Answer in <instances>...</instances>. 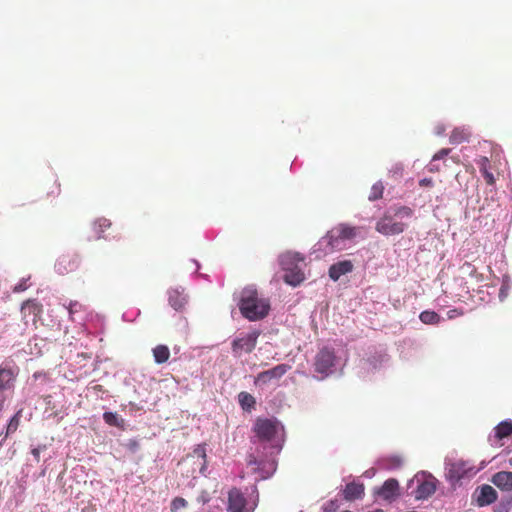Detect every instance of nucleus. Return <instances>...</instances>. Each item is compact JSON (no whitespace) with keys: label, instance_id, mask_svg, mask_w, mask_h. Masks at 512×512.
I'll list each match as a JSON object with an SVG mask.
<instances>
[{"label":"nucleus","instance_id":"c03bdc74","mask_svg":"<svg viewBox=\"0 0 512 512\" xmlns=\"http://www.w3.org/2000/svg\"><path fill=\"white\" fill-rule=\"evenodd\" d=\"M403 167L401 165H396L395 167V174L402 175Z\"/></svg>","mask_w":512,"mask_h":512},{"label":"nucleus","instance_id":"09e8293b","mask_svg":"<svg viewBox=\"0 0 512 512\" xmlns=\"http://www.w3.org/2000/svg\"><path fill=\"white\" fill-rule=\"evenodd\" d=\"M429 171L430 172L439 171V168L437 166L431 165L430 168H429Z\"/></svg>","mask_w":512,"mask_h":512},{"label":"nucleus","instance_id":"8fccbe9b","mask_svg":"<svg viewBox=\"0 0 512 512\" xmlns=\"http://www.w3.org/2000/svg\"><path fill=\"white\" fill-rule=\"evenodd\" d=\"M393 461H394L397 465H399V464H400V462H401L400 458H398V457L393 458Z\"/></svg>","mask_w":512,"mask_h":512},{"label":"nucleus","instance_id":"c85d7f7f","mask_svg":"<svg viewBox=\"0 0 512 512\" xmlns=\"http://www.w3.org/2000/svg\"><path fill=\"white\" fill-rule=\"evenodd\" d=\"M383 192H384L383 184L381 182H377L372 186L370 194L368 196V199L370 201L378 200V199L382 198Z\"/></svg>","mask_w":512,"mask_h":512},{"label":"nucleus","instance_id":"c9c22d12","mask_svg":"<svg viewBox=\"0 0 512 512\" xmlns=\"http://www.w3.org/2000/svg\"><path fill=\"white\" fill-rule=\"evenodd\" d=\"M81 307L82 305L79 304L78 302H70L68 306L69 314L72 315L75 312H78Z\"/></svg>","mask_w":512,"mask_h":512},{"label":"nucleus","instance_id":"6ab92c4d","mask_svg":"<svg viewBox=\"0 0 512 512\" xmlns=\"http://www.w3.org/2000/svg\"><path fill=\"white\" fill-rule=\"evenodd\" d=\"M476 500H477V504L480 507L490 505L497 500V492L490 485H487V484L482 485L479 488V494L477 495Z\"/></svg>","mask_w":512,"mask_h":512},{"label":"nucleus","instance_id":"6e6552de","mask_svg":"<svg viewBox=\"0 0 512 512\" xmlns=\"http://www.w3.org/2000/svg\"><path fill=\"white\" fill-rule=\"evenodd\" d=\"M477 470L468 461L456 460L452 462L448 469L449 478L459 481L465 477L475 475Z\"/></svg>","mask_w":512,"mask_h":512},{"label":"nucleus","instance_id":"39448f33","mask_svg":"<svg viewBox=\"0 0 512 512\" xmlns=\"http://www.w3.org/2000/svg\"><path fill=\"white\" fill-rule=\"evenodd\" d=\"M259 330H253L249 333H241L231 342V350L234 357H241L243 354H250L254 351L258 338Z\"/></svg>","mask_w":512,"mask_h":512},{"label":"nucleus","instance_id":"473e14b6","mask_svg":"<svg viewBox=\"0 0 512 512\" xmlns=\"http://www.w3.org/2000/svg\"><path fill=\"white\" fill-rule=\"evenodd\" d=\"M450 152H451V149L442 148L437 153L434 154V156L432 157V161L441 160V159L445 158L446 156H448Z\"/></svg>","mask_w":512,"mask_h":512},{"label":"nucleus","instance_id":"b1692460","mask_svg":"<svg viewBox=\"0 0 512 512\" xmlns=\"http://www.w3.org/2000/svg\"><path fill=\"white\" fill-rule=\"evenodd\" d=\"M153 357L157 364H163L168 361L170 357V350L166 345H157L153 349Z\"/></svg>","mask_w":512,"mask_h":512},{"label":"nucleus","instance_id":"4c0bfd02","mask_svg":"<svg viewBox=\"0 0 512 512\" xmlns=\"http://www.w3.org/2000/svg\"><path fill=\"white\" fill-rule=\"evenodd\" d=\"M419 185L421 187H431L433 186V180L431 178H423L419 181Z\"/></svg>","mask_w":512,"mask_h":512},{"label":"nucleus","instance_id":"f8f14e48","mask_svg":"<svg viewBox=\"0 0 512 512\" xmlns=\"http://www.w3.org/2000/svg\"><path fill=\"white\" fill-rule=\"evenodd\" d=\"M437 480L432 475H429L424 478L422 482L419 483L416 491L415 498L416 499H427L431 495H433L436 491Z\"/></svg>","mask_w":512,"mask_h":512},{"label":"nucleus","instance_id":"49530a36","mask_svg":"<svg viewBox=\"0 0 512 512\" xmlns=\"http://www.w3.org/2000/svg\"><path fill=\"white\" fill-rule=\"evenodd\" d=\"M32 454L34 455V457H35V458H37V459H38V458H39V455H40V452H39V450H38V449H33V450H32Z\"/></svg>","mask_w":512,"mask_h":512},{"label":"nucleus","instance_id":"ddd939ff","mask_svg":"<svg viewBox=\"0 0 512 512\" xmlns=\"http://www.w3.org/2000/svg\"><path fill=\"white\" fill-rule=\"evenodd\" d=\"M377 494L384 500H394L399 495V482L394 478L386 480L377 491Z\"/></svg>","mask_w":512,"mask_h":512},{"label":"nucleus","instance_id":"e433bc0d","mask_svg":"<svg viewBox=\"0 0 512 512\" xmlns=\"http://www.w3.org/2000/svg\"><path fill=\"white\" fill-rule=\"evenodd\" d=\"M27 289L26 280H21L15 287L13 288V292L19 293L25 291Z\"/></svg>","mask_w":512,"mask_h":512},{"label":"nucleus","instance_id":"0eeeda50","mask_svg":"<svg viewBox=\"0 0 512 512\" xmlns=\"http://www.w3.org/2000/svg\"><path fill=\"white\" fill-rule=\"evenodd\" d=\"M291 366L288 364H278L269 370L262 371L257 374L255 378L256 385H267L271 381L280 379L284 376L289 370Z\"/></svg>","mask_w":512,"mask_h":512},{"label":"nucleus","instance_id":"7ed1b4c3","mask_svg":"<svg viewBox=\"0 0 512 512\" xmlns=\"http://www.w3.org/2000/svg\"><path fill=\"white\" fill-rule=\"evenodd\" d=\"M303 261L304 258L299 253L287 252L280 256V265L285 271L283 278L287 284L297 286L304 281L305 275L299 266Z\"/></svg>","mask_w":512,"mask_h":512},{"label":"nucleus","instance_id":"f257e3e1","mask_svg":"<svg viewBox=\"0 0 512 512\" xmlns=\"http://www.w3.org/2000/svg\"><path fill=\"white\" fill-rule=\"evenodd\" d=\"M238 307L244 318L258 321L269 314L270 302L261 297L255 288L246 287L241 291Z\"/></svg>","mask_w":512,"mask_h":512},{"label":"nucleus","instance_id":"cd10ccee","mask_svg":"<svg viewBox=\"0 0 512 512\" xmlns=\"http://www.w3.org/2000/svg\"><path fill=\"white\" fill-rule=\"evenodd\" d=\"M20 416H21V411H18L9 421L7 427H6V433H5V438L9 437L11 434H13L14 432H16V430L18 429L19 427V423H20Z\"/></svg>","mask_w":512,"mask_h":512},{"label":"nucleus","instance_id":"1a4fd4ad","mask_svg":"<svg viewBox=\"0 0 512 512\" xmlns=\"http://www.w3.org/2000/svg\"><path fill=\"white\" fill-rule=\"evenodd\" d=\"M334 361L335 354L332 350L328 348L321 349L315 357V371L323 375H328L334 365Z\"/></svg>","mask_w":512,"mask_h":512},{"label":"nucleus","instance_id":"bb28decb","mask_svg":"<svg viewBox=\"0 0 512 512\" xmlns=\"http://www.w3.org/2000/svg\"><path fill=\"white\" fill-rule=\"evenodd\" d=\"M419 318L424 324H436L440 321V316L434 311H423L420 313Z\"/></svg>","mask_w":512,"mask_h":512},{"label":"nucleus","instance_id":"4be33fe9","mask_svg":"<svg viewBox=\"0 0 512 512\" xmlns=\"http://www.w3.org/2000/svg\"><path fill=\"white\" fill-rule=\"evenodd\" d=\"M112 223L107 218H98L92 224V230L95 235V239H101L104 237V233L111 227Z\"/></svg>","mask_w":512,"mask_h":512},{"label":"nucleus","instance_id":"4468645a","mask_svg":"<svg viewBox=\"0 0 512 512\" xmlns=\"http://www.w3.org/2000/svg\"><path fill=\"white\" fill-rule=\"evenodd\" d=\"M491 482L501 491L511 492L512 491V472L511 471H499L492 476Z\"/></svg>","mask_w":512,"mask_h":512},{"label":"nucleus","instance_id":"dca6fc26","mask_svg":"<svg viewBox=\"0 0 512 512\" xmlns=\"http://www.w3.org/2000/svg\"><path fill=\"white\" fill-rule=\"evenodd\" d=\"M21 313L24 319L31 317L33 323H36L42 313V305L35 300H27L21 306Z\"/></svg>","mask_w":512,"mask_h":512},{"label":"nucleus","instance_id":"a878e982","mask_svg":"<svg viewBox=\"0 0 512 512\" xmlns=\"http://www.w3.org/2000/svg\"><path fill=\"white\" fill-rule=\"evenodd\" d=\"M238 399H239V403H240L241 407L244 410L249 411L255 405V398L251 394H249L247 392L239 393Z\"/></svg>","mask_w":512,"mask_h":512},{"label":"nucleus","instance_id":"7c9ffc66","mask_svg":"<svg viewBox=\"0 0 512 512\" xmlns=\"http://www.w3.org/2000/svg\"><path fill=\"white\" fill-rule=\"evenodd\" d=\"M462 270L466 271L470 276L476 277V279H479V274L477 273V269L472 264L466 262L462 266Z\"/></svg>","mask_w":512,"mask_h":512},{"label":"nucleus","instance_id":"f704fd0d","mask_svg":"<svg viewBox=\"0 0 512 512\" xmlns=\"http://www.w3.org/2000/svg\"><path fill=\"white\" fill-rule=\"evenodd\" d=\"M338 509V503L336 500H330L325 505V511L326 512H334Z\"/></svg>","mask_w":512,"mask_h":512},{"label":"nucleus","instance_id":"2f4dec72","mask_svg":"<svg viewBox=\"0 0 512 512\" xmlns=\"http://www.w3.org/2000/svg\"><path fill=\"white\" fill-rule=\"evenodd\" d=\"M477 164L479 166L480 172L483 173L485 170H489V159L485 156H481L477 160Z\"/></svg>","mask_w":512,"mask_h":512},{"label":"nucleus","instance_id":"aec40b11","mask_svg":"<svg viewBox=\"0 0 512 512\" xmlns=\"http://www.w3.org/2000/svg\"><path fill=\"white\" fill-rule=\"evenodd\" d=\"M512 436V421L504 420L494 428V439L497 442Z\"/></svg>","mask_w":512,"mask_h":512},{"label":"nucleus","instance_id":"2eb2a0df","mask_svg":"<svg viewBox=\"0 0 512 512\" xmlns=\"http://www.w3.org/2000/svg\"><path fill=\"white\" fill-rule=\"evenodd\" d=\"M353 268H354V265H353L352 261H350V260L339 261L330 266L329 272H328L329 277L333 281H337V280H339V278L341 276L352 272Z\"/></svg>","mask_w":512,"mask_h":512},{"label":"nucleus","instance_id":"a19ab883","mask_svg":"<svg viewBox=\"0 0 512 512\" xmlns=\"http://www.w3.org/2000/svg\"><path fill=\"white\" fill-rule=\"evenodd\" d=\"M6 400L7 396L5 392L0 391V412L3 410Z\"/></svg>","mask_w":512,"mask_h":512},{"label":"nucleus","instance_id":"603ef678","mask_svg":"<svg viewBox=\"0 0 512 512\" xmlns=\"http://www.w3.org/2000/svg\"><path fill=\"white\" fill-rule=\"evenodd\" d=\"M369 512H383V510H381V509H376V510L369 511Z\"/></svg>","mask_w":512,"mask_h":512},{"label":"nucleus","instance_id":"37998d69","mask_svg":"<svg viewBox=\"0 0 512 512\" xmlns=\"http://www.w3.org/2000/svg\"><path fill=\"white\" fill-rule=\"evenodd\" d=\"M455 315H462V312H458L457 309H453V310L449 311V317L450 318L454 317Z\"/></svg>","mask_w":512,"mask_h":512},{"label":"nucleus","instance_id":"412c9836","mask_svg":"<svg viewBox=\"0 0 512 512\" xmlns=\"http://www.w3.org/2000/svg\"><path fill=\"white\" fill-rule=\"evenodd\" d=\"M169 303L175 310H182L187 303V297L179 290L169 292Z\"/></svg>","mask_w":512,"mask_h":512},{"label":"nucleus","instance_id":"f3484780","mask_svg":"<svg viewBox=\"0 0 512 512\" xmlns=\"http://www.w3.org/2000/svg\"><path fill=\"white\" fill-rule=\"evenodd\" d=\"M17 373L10 367L0 366V391L13 389Z\"/></svg>","mask_w":512,"mask_h":512},{"label":"nucleus","instance_id":"20e7f679","mask_svg":"<svg viewBox=\"0 0 512 512\" xmlns=\"http://www.w3.org/2000/svg\"><path fill=\"white\" fill-rule=\"evenodd\" d=\"M357 235V228L341 223L327 232L323 238L331 250H340L345 241L353 239Z\"/></svg>","mask_w":512,"mask_h":512},{"label":"nucleus","instance_id":"58836bf2","mask_svg":"<svg viewBox=\"0 0 512 512\" xmlns=\"http://www.w3.org/2000/svg\"><path fill=\"white\" fill-rule=\"evenodd\" d=\"M60 184L57 183L56 181L53 183V186H52V190H51V194L54 196V197H57L59 194H60Z\"/></svg>","mask_w":512,"mask_h":512},{"label":"nucleus","instance_id":"de8ad7c7","mask_svg":"<svg viewBox=\"0 0 512 512\" xmlns=\"http://www.w3.org/2000/svg\"><path fill=\"white\" fill-rule=\"evenodd\" d=\"M255 462H256L255 457H254L253 455H250V456H249V459H248V464H253V463H255Z\"/></svg>","mask_w":512,"mask_h":512},{"label":"nucleus","instance_id":"9b49d317","mask_svg":"<svg viewBox=\"0 0 512 512\" xmlns=\"http://www.w3.org/2000/svg\"><path fill=\"white\" fill-rule=\"evenodd\" d=\"M81 260L77 255H63L56 264V270L59 274H67L76 271L80 266Z\"/></svg>","mask_w":512,"mask_h":512},{"label":"nucleus","instance_id":"c756f323","mask_svg":"<svg viewBox=\"0 0 512 512\" xmlns=\"http://www.w3.org/2000/svg\"><path fill=\"white\" fill-rule=\"evenodd\" d=\"M187 501L182 497H176L171 502V512H178L179 509L187 506Z\"/></svg>","mask_w":512,"mask_h":512},{"label":"nucleus","instance_id":"9d476101","mask_svg":"<svg viewBox=\"0 0 512 512\" xmlns=\"http://www.w3.org/2000/svg\"><path fill=\"white\" fill-rule=\"evenodd\" d=\"M246 498L238 488H232L228 492V512H250L246 509Z\"/></svg>","mask_w":512,"mask_h":512},{"label":"nucleus","instance_id":"393cba45","mask_svg":"<svg viewBox=\"0 0 512 512\" xmlns=\"http://www.w3.org/2000/svg\"><path fill=\"white\" fill-rule=\"evenodd\" d=\"M103 419L106 424L109 426L123 428L124 427V419L121 418L117 413L114 412H105L103 414Z\"/></svg>","mask_w":512,"mask_h":512},{"label":"nucleus","instance_id":"ea45409f","mask_svg":"<svg viewBox=\"0 0 512 512\" xmlns=\"http://www.w3.org/2000/svg\"><path fill=\"white\" fill-rule=\"evenodd\" d=\"M194 453L197 454L199 457H202L203 459L206 458V451H205V448L203 446H198L194 450Z\"/></svg>","mask_w":512,"mask_h":512},{"label":"nucleus","instance_id":"423d86ee","mask_svg":"<svg viewBox=\"0 0 512 512\" xmlns=\"http://www.w3.org/2000/svg\"><path fill=\"white\" fill-rule=\"evenodd\" d=\"M281 428L280 423L275 419L258 418L253 431L260 441H272Z\"/></svg>","mask_w":512,"mask_h":512},{"label":"nucleus","instance_id":"f03ea898","mask_svg":"<svg viewBox=\"0 0 512 512\" xmlns=\"http://www.w3.org/2000/svg\"><path fill=\"white\" fill-rule=\"evenodd\" d=\"M412 216L413 210L408 206L393 207L377 221L375 229L384 236L399 235L404 232L407 225L401 221H396L395 217L410 218Z\"/></svg>","mask_w":512,"mask_h":512},{"label":"nucleus","instance_id":"72a5a7b5","mask_svg":"<svg viewBox=\"0 0 512 512\" xmlns=\"http://www.w3.org/2000/svg\"><path fill=\"white\" fill-rule=\"evenodd\" d=\"M486 183L488 185H494L495 183V178H494V175L489 171V170H485L483 173H482Z\"/></svg>","mask_w":512,"mask_h":512},{"label":"nucleus","instance_id":"a18cd8bd","mask_svg":"<svg viewBox=\"0 0 512 512\" xmlns=\"http://www.w3.org/2000/svg\"><path fill=\"white\" fill-rule=\"evenodd\" d=\"M508 507L507 506H499L496 510V512H508Z\"/></svg>","mask_w":512,"mask_h":512},{"label":"nucleus","instance_id":"5701e85b","mask_svg":"<svg viewBox=\"0 0 512 512\" xmlns=\"http://www.w3.org/2000/svg\"><path fill=\"white\" fill-rule=\"evenodd\" d=\"M470 131L464 127L455 128L450 135V142L452 144H460L466 142L470 138Z\"/></svg>","mask_w":512,"mask_h":512},{"label":"nucleus","instance_id":"a211bd4d","mask_svg":"<svg viewBox=\"0 0 512 512\" xmlns=\"http://www.w3.org/2000/svg\"><path fill=\"white\" fill-rule=\"evenodd\" d=\"M364 491L365 487L363 483L353 481L346 484L342 493L345 500L354 501L361 499L364 496Z\"/></svg>","mask_w":512,"mask_h":512},{"label":"nucleus","instance_id":"79ce46f5","mask_svg":"<svg viewBox=\"0 0 512 512\" xmlns=\"http://www.w3.org/2000/svg\"><path fill=\"white\" fill-rule=\"evenodd\" d=\"M445 132V126L443 124H438L435 127V133L439 136L443 135Z\"/></svg>","mask_w":512,"mask_h":512},{"label":"nucleus","instance_id":"3c124183","mask_svg":"<svg viewBox=\"0 0 512 512\" xmlns=\"http://www.w3.org/2000/svg\"><path fill=\"white\" fill-rule=\"evenodd\" d=\"M508 464H509V466H510V467H512V457H510V458L508 459Z\"/></svg>","mask_w":512,"mask_h":512}]
</instances>
